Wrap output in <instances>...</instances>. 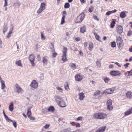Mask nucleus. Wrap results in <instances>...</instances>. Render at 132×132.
Instances as JSON below:
<instances>
[{
  "mask_svg": "<svg viewBox=\"0 0 132 132\" xmlns=\"http://www.w3.org/2000/svg\"><path fill=\"white\" fill-rule=\"evenodd\" d=\"M106 115L102 113H97L94 114L93 115V117L96 119H104L106 117Z\"/></svg>",
  "mask_w": 132,
  "mask_h": 132,
  "instance_id": "f257e3e1",
  "label": "nucleus"
},
{
  "mask_svg": "<svg viewBox=\"0 0 132 132\" xmlns=\"http://www.w3.org/2000/svg\"><path fill=\"white\" fill-rule=\"evenodd\" d=\"M55 100L57 103L60 105L61 107H64L65 106V104H64L63 105H61V102L64 103V101L59 96H56L55 97Z\"/></svg>",
  "mask_w": 132,
  "mask_h": 132,
  "instance_id": "f03ea898",
  "label": "nucleus"
},
{
  "mask_svg": "<svg viewBox=\"0 0 132 132\" xmlns=\"http://www.w3.org/2000/svg\"><path fill=\"white\" fill-rule=\"evenodd\" d=\"M14 90L15 92L17 93H18L21 94L23 93V92L22 89L17 84L15 85Z\"/></svg>",
  "mask_w": 132,
  "mask_h": 132,
  "instance_id": "7ed1b4c3",
  "label": "nucleus"
},
{
  "mask_svg": "<svg viewBox=\"0 0 132 132\" xmlns=\"http://www.w3.org/2000/svg\"><path fill=\"white\" fill-rule=\"evenodd\" d=\"M85 16V15L84 13H81L77 17L75 20V22L77 23L81 22L84 19Z\"/></svg>",
  "mask_w": 132,
  "mask_h": 132,
  "instance_id": "20e7f679",
  "label": "nucleus"
},
{
  "mask_svg": "<svg viewBox=\"0 0 132 132\" xmlns=\"http://www.w3.org/2000/svg\"><path fill=\"white\" fill-rule=\"evenodd\" d=\"M68 49L64 47L63 52L62 58V60L64 62H65L67 60V59L66 57Z\"/></svg>",
  "mask_w": 132,
  "mask_h": 132,
  "instance_id": "39448f33",
  "label": "nucleus"
},
{
  "mask_svg": "<svg viewBox=\"0 0 132 132\" xmlns=\"http://www.w3.org/2000/svg\"><path fill=\"white\" fill-rule=\"evenodd\" d=\"M117 43L119 47H122L123 46L122 40L120 37H118L117 38Z\"/></svg>",
  "mask_w": 132,
  "mask_h": 132,
  "instance_id": "423d86ee",
  "label": "nucleus"
},
{
  "mask_svg": "<svg viewBox=\"0 0 132 132\" xmlns=\"http://www.w3.org/2000/svg\"><path fill=\"white\" fill-rule=\"evenodd\" d=\"M30 86L32 88H36L38 86V84L35 80H33L31 82Z\"/></svg>",
  "mask_w": 132,
  "mask_h": 132,
  "instance_id": "0eeeda50",
  "label": "nucleus"
},
{
  "mask_svg": "<svg viewBox=\"0 0 132 132\" xmlns=\"http://www.w3.org/2000/svg\"><path fill=\"white\" fill-rule=\"evenodd\" d=\"M110 74L112 76H115L120 75L121 73L118 71L113 70L110 72Z\"/></svg>",
  "mask_w": 132,
  "mask_h": 132,
  "instance_id": "6e6552de",
  "label": "nucleus"
},
{
  "mask_svg": "<svg viewBox=\"0 0 132 132\" xmlns=\"http://www.w3.org/2000/svg\"><path fill=\"white\" fill-rule=\"evenodd\" d=\"M116 30L117 32L120 35H121L123 31L122 27L121 25H117Z\"/></svg>",
  "mask_w": 132,
  "mask_h": 132,
  "instance_id": "1a4fd4ad",
  "label": "nucleus"
},
{
  "mask_svg": "<svg viewBox=\"0 0 132 132\" xmlns=\"http://www.w3.org/2000/svg\"><path fill=\"white\" fill-rule=\"evenodd\" d=\"M34 56L33 55L31 54L30 55L29 60L31 64L32 65V66H34L35 65L34 63Z\"/></svg>",
  "mask_w": 132,
  "mask_h": 132,
  "instance_id": "9d476101",
  "label": "nucleus"
},
{
  "mask_svg": "<svg viewBox=\"0 0 132 132\" xmlns=\"http://www.w3.org/2000/svg\"><path fill=\"white\" fill-rule=\"evenodd\" d=\"M75 80L76 81H80L83 78L82 76L79 75H77L75 76Z\"/></svg>",
  "mask_w": 132,
  "mask_h": 132,
  "instance_id": "9b49d317",
  "label": "nucleus"
},
{
  "mask_svg": "<svg viewBox=\"0 0 132 132\" xmlns=\"http://www.w3.org/2000/svg\"><path fill=\"white\" fill-rule=\"evenodd\" d=\"M106 128V126L100 127L95 132H104Z\"/></svg>",
  "mask_w": 132,
  "mask_h": 132,
  "instance_id": "f8f14e48",
  "label": "nucleus"
},
{
  "mask_svg": "<svg viewBox=\"0 0 132 132\" xmlns=\"http://www.w3.org/2000/svg\"><path fill=\"white\" fill-rule=\"evenodd\" d=\"M114 90L111 88H109L106 89L104 92V93H106L108 94H111L114 92Z\"/></svg>",
  "mask_w": 132,
  "mask_h": 132,
  "instance_id": "ddd939ff",
  "label": "nucleus"
},
{
  "mask_svg": "<svg viewBox=\"0 0 132 132\" xmlns=\"http://www.w3.org/2000/svg\"><path fill=\"white\" fill-rule=\"evenodd\" d=\"M3 113L6 121L9 122H13V120L10 119L8 116L5 114L4 110H3Z\"/></svg>",
  "mask_w": 132,
  "mask_h": 132,
  "instance_id": "4468645a",
  "label": "nucleus"
},
{
  "mask_svg": "<svg viewBox=\"0 0 132 132\" xmlns=\"http://www.w3.org/2000/svg\"><path fill=\"white\" fill-rule=\"evenodd\" d=\"M21 5V3L19 2L14 3L13 4V6L14 7L19 8Z\"/></svg>",
  "mask_w": 132,
  "mask_h": 132,
  "instance_id": "2eb2a0df",
  "label": "nucleus"
},
{
  "mask_svg": "<svg viewBox=\"0 0 132 132\" xmlns=\"http://www.w3.org/2000/svg\"><path fill=\"white\" fill-rule=\"evenodd\" d=\"M126 96L128 98H132V92H128L126 93Z\"/></svg>",
  "mask_w": 132,
  "mask_h": 132,
  "instance_id": "dca6fc26",
  "label": "nucleus"
},
{
  "mask_svg": "<svg viewBox=\"0 0 132 132\" xmlns=\"http://www.w3.org/2000/svg\"><path fill=\"white\" fill-rule=\"evenodd\" d=\"M42 62L43 65L45 66H46L47 63V60L45 57H43L42 58Z\"/></svg>",
  "mask_w": 132,
  "mask_h": 132,
  "instance_id": "f3484780",
  "label": "nucleus"
},
{
  "mask_svg": "<svg viewBox=\"0 0 132 132\" xmlns=\"http://www.w3.org/2000/svg\"><path fill=\"white\" fill-rule=\"evenodd\" d=\"M13 102L10 103L9 107V110L11 111H12L13 109Z\"/></svg>",
  "mask_w": 132,
  "mask_h": 132,
  "instance_id": "a211bd4d",
  "label": "nucleus"
},
{
  "mask_svg": "<svg viewBox=\"0 0 132 132\" xmlns=\"http://www.w3.org/2000/svg\"><path fill=\"white\" fill-rule=\"evenodd\" d=\"M1 88L2 89H3L5 87L4 81L3 80H1Z\"/></svg>",
  "mask_w": 132,
  "mask_h": 132,
  "instance_id": "6ab92c4d",
  "label": "nucleus"
},
{
  "mask_svg": "<svg viewBox=\"0 0 132 132\" xmlns=\"http://www.w3.org/2000/svg\"><path fill=\"white\" fill-rule=\"evenodd\" d=\"M116 11L117 10H114L112 11H109L106 13V15H109L112 13L116 12Z\"/></svg>",
  "mask_w": 132,
  "mask_h": 132,
  "instance_id": "aec40b11",
  "label": "nucleus"
},
{
  "mask_svg": "<svg viewBox=\"0 0 132 132\" xmlns=\"http://www.w3.org/2000/svg\"><path fill=\"white\" fill-rule=\"evenodd\" d=\"M7 29L8 27L6 25H4L3 29V33L4 35H5V32L7 31Z\"/></svg>",
  "mask_w": 132,
  "mask_h": 132,
  "instance_id": "412c9836",
  "label": "nucleus"
},
{
  "mask_svg": "<svg viewBox=\"0 0 132 132\" xmlns=\"http://www.w3.org/2000/svg\"><path fill=\"white\" fill-rule=\"evenodd\" d=\"M70 66L71 68L73 70L75 69L76 68V65L75 64V63H71L70 64Z\"/></svg>",
  "mask_w": 132,
  "mask_h": 132,
  "instance_id": "4be33fe9",
  "label": "nucleus"
},
{
  "mask_svg": "<svg viewBox=\"0 0 132 132\" xmlns=\"http://www.w3.org/2000/svg\"><path fill=\"white\" fill-rule=\"evenodd\" d=\"M86 27L85 25L81 27L80 28V31L82 33H84L85 31Z\"/></svg>",
  "mask_w": 132,
  "mask_h": 132,
  "instance_id": "5701e85b",
  "label": "nucleus"
},
{
  "mask_svg": "<svg viewBox=\"0 0 132 132\" xmlns=\"http://www.w3.org/2000/svg\"><path fill=\"white\" fill-rule=\"evenodd\" d=\"M79 99L80 100H82L85 97L84 94L82 93H80L79 95Z\"/></svg>",
  "mask_w": 132,
  "mask_h": 132,
  "instance_id": "b1692460",
  "label": "nucleus"
},
{
  "mask_svg": "<svg viewBox=\"0 0 132 132\" xmlns=\"http://www.w3.org/2000/svg\"><path fill=\"white\" fill-rule=\"evenodd\" d=\"M126 13L123 12H121L120 14V16L121 18H123L126 16Z\"/></svg>",
  "mask_w": 132,
  "mask_h": 132,
  "instance_id": "393cba45",
  "label": "nucleus"
},
{
  "mask_svg": "<svg viewBox=\"0 0 132 132\" xmlns=\"http://www.w3.org/2000/svg\"><path fill=\"white\" fill-rule=\"evenodd\" d=\"M132 113V111L130 109L126 111L125 113V116H127L129 114H130Z\"/></svg>",
  "mask_w": 132,
  "mask_h": 132,
  "instance_id": "a878e982",
  "label": "nucleus"
},
{
  "mask_svg": "<svg viewBox=\"0 0 132 132\" xmlns=\"http://www.w3.org/2000/svg\"><path fill=\"white\" fill-rule=\"evenodd\" d=\"M15 64L18 65V66H22V64L21 60H20L19 61H16L15 62Z\"/></svg>",
  "mask_w": 132,
  "mask_h": 132,
  "instance_id": "bb28decb",
  "label": "nucleus"
},
{
  "mask_svg": "<svg viewBox=\"0 0 132 132\" xmlns=\"http://www.w3.org/2000/svg\"><path fill=\"white\" fill-rule=\"evenodd\" d=\"M65 16V15L64 14H63V16L62 17L61 24H63L64 22V19Z\"/></svg>",
  "mask_w": 132,
  "mask_h": 132,
  "instance_id": "cd10ccee",
  "label": "nucleus"
},
{
  "mask_svg": "<svg viewBox=\"0 0 132 132\" xmlns=\"http://www.w3.org/2000/svg\"><path fill=\"white\" fill-rule=\"evenodd\" d=\"M49 111L53 112L54 110V108L53 106H50L48 109Z\"/></svg>",
  "mask_w": 132,
  "mask_h": 132,
  "instance_id": "c85d7f7f",
  "label": "nucleus"
},
{
  "mask_svg": "<svg viewBox=\"0 0 132 132\" xmlns=\"http://www.w3.org/2000/svg\"><path fill=\"white\" fill-rule=\"evenodd\" d=\"M94 35L95 36L96 38V39L99 41H100V37L99 35H98L96 33H94Z\"/></svg>",
  "mask_w": 132,
  "mask_h": 132,
  "instance_id": "c756f323",
  "label": "nucleus"
},
{
  "mask_svg": "<svg viewBox=\"0 0 132 132\" xmlns=\"http://www.w3.org/2000/svg\"><path fill=\"white\" fill-rule=\"evenodd\" d=\"M45 4L44 3H42L41 4L40 8L44 10L45 9Z\"/></svg>",
  "mask_w": 132,
  "mask_h": 132,
  "instance_id": "7c9ffc66",
  "label": "nucleus"
},
{
  "mask_svg": "<svg viewBox=\"0 0 132 132\" xmlns=\"http://www.w3.org/2000/svg\"><path fill=\"white\" fill-rule=\"evenodd\" d=\"M111 46L112 47H116V44L115 42H113L111 43Z\"/></svg>",
  "mask_w": 132,
  "mask_h": 132,
  "instance_id": "2f4dec72",
  "label": "nucleus"
},
{
  "mask_svg": "<svg viewBox=\"0 0 132 132\" xmlns=\"http://www.w3.org/2000/svg\"><path fill=\"white\" fill-rule=\"evenodd\" d=\"M40 34H41V39H42V40H44L45 39L46 37H45V36H44L43 33L41 31L40 32Z\"/></svg>",
  "mask_w": 132,
  "mask_h": 132,
  "instance_id": "473e14b6",
  "label": "nucleus"
},
{
  "mask_svg": "<svg viewBox=\"0 0 132 132\" xmlns=\"http://www.w3.org/2000/svg\"><path fill=\"white\" fill-rule=\"evenodd\" d=\"M50 48L52 52H55V50L53 45H51L50 46Z\"/></svg>",
  "mask_w": 132,
  "mask_h": 132,
  "instance_id": "72a5a7b5",
  "label": "nucleus"
},
{
  "mask_svg": "<svg viewBox=\"0 0 132 132\" xmlns=\"http://www.w3.org/2000/svg\"><path fill=\"white\" fill-rule=\"evenodd\" d=\"M112 102L111 100H108L106 104L107 106L112 104Z\"/></svg>",
  "mask_w": 132,
  "mask_h": 132,
  "instance_id": "f704fd0d",
  "label": "nucleus"
},
{
  "mask_svg": "<svg viewBox=\"0 0 132 132\" xmlns=\"http://www.w3.org/2000/svg\"><path fill=\"white\" fill-rule=\"evenodd\" d=\"M70 7V4L69 3H66L64 5V8H69Z\"/></svg>",
  "mask_w": 132,
  "mask_h": 132,
  "instance_id": "c9c22d12",
  "label": "nucleus"
},
{
  "mask_svg": "<svg viewBox=\"0 0 132 132\" xmlns=\"http://www.w3.org/2000/svg\"><path fill=\"white\" fill-rule=\"evenodd\" d=\"M107 106L108 109L109 110H111L113 108V106L112 104L110 105H108Z\"/></svg>",
  "mask_w": 132,
  "mask_h": 132,
  "instance_id": "e433bc0d",
  "label": "nucleus"
},
{
  "mask_svg": "<svg viewBox=\"0 0 132 132\" xmlns=\"http://www.w3.org/2000/svg\"><path fill=\"white\" fill-rule=\"evenodd\" d=\"M43 10V9L39 8L38 10L37 11V13H38L39 14L41 13Z\"/></svg>",
  "mask_w": 132,
  "mask_h": 132,
  "instance_id": "4c0bfd02",
  "label": "nucleus"
},
{
  "mask_svg": "<svg viewBox=\"0 0 132 132\" xmlns=\"http://www.w3.org/2000/svg\"><path fill=\"white\" fill-rule=\"evenodd\" d=\"M110 79L108 78H105L104 79V81L106 83H108L110 80Z\"/></svg>",
  "mask_w": 132,
  "mask_h": 132,
  "instance_id": "58836bf2",
  "label": "nucleus"
},
{
  "mask_svg": "<svg viewBox=\"0 0 132 132\" xmlns=\"http://www.w3.org/2000/svg\"><path fill=\"white\" fill-rule=\"evenodd\" d=\"M94 7L92 6H91L89 7L88 9V11L90 12H92L93 10Z\"/></svg>",
  "mask_w": 132,
  "mask_h": 132,
  "instance_id": "ea45409f",
  "label": "nucleus"
},
{
  "mask_svg": "<svg viewBox=\"0 0 132 132\" xmlns=\"http://www.w3.org/2000/svg\"><path fill=\"white\" fill-rule=\"evenodd\" d=\"M96 65L98 67H100L101 66L100 63L99 61H98L96 62Z\"/></svg>",
  "mask_w": 132,
  "mask_h": 132,
  "instance_id": "a19ab883",
  "label": "nucleus"
},
{
  "mask_svg": "<svg viewBox=\"0 0 132 132\" xmlns=\"http://www.w3.org/2000/svg\"><path fill=\"white\" fill-rule=\"evenodd\" d=\"M64 87L66 90H67L69 88V85L68 83H67L65 85Z\"/></svg>",
  "mask_w": 132,
  "mask_h": 132,
  "instance_id": "79ce46f5",
  "label": "nucleus"
},
{
  "mask_svg": "<svg viewBox=\"0 0 132 132\" xmlns=\"http://www.w3.org/2000/svg\"><path fill=\"white\" fill-rule=\"evenodd\" d=\"M56 89L59 90H60V92H62V88H61V87H58V86H57V87H56Z\"/></svg>",
  "mask_w": 132,
  "mask_h": 132,
  "instance_id": "37998d69",
  "label": "nucleus"
},
{
  "mask_svg": "<svg viewBox=\"0 0 132 132\" xmlns=\"http://www.w3.org/2000/svg\"><path fill=\"white\" fill-rule=\"evenodd\" d=\"M93 47V44L92 43H90L89 44V47L90 48H92Z\"/></svg>",
  "mask_w": 132,
  "mask_h": 132,
  "instance_id": "c03bdc74",
  "label": "nucleus"
},
{
  "mask_svg": "<svg viewBox=\"0 0 132 132\" xmlns=\"http://www.w3.org/2000/svg\"><path fill=\"white\" fill-rule=\"evenodd\" d=\"M13 26H12L10 28L9 32H10L11 33H12V31L13 30Z\"/></svg>",
  "mask_w": 132,
  "mask_h": 132,
  "instance_id": "a18cd8bd",
  "label": "nucleus"
},
{
  "mask_svg": "<svg viewBox=\"0 0 132 132\" xmlns=\"http://www.w3.org/2000/svg\"><path fill=\"white\" fill-rule=\"evenodd\" d=\"M31 114V111H27V114L28 117H29Z\"/></svg>",
  "mask_w": 132,
  "mask_h": 132,
  "instance_id": "49530a36",
  "label": "nucleus"
},
{
  "mask_svg": "<svg viewBox=\"0 0 132 132\" xmlns=\"http://www.w3.org/2000/svg\"><path fill=\"white\" fill-rule=\"evenodd\" d=\"M11 34V33L9 32L7 35V36H6V38H9L10 37Z\"/></svg>",
  "mask_w": 132,
  "mask_h": 132,
  "instance_id": "de8ad7c7",
  "label": "nucleus"
},
{
  "mask_svg": "<svg viewBox=\"0 0 132 132\" xmlns=\"http://www.w3.org/2000/svg\"><path fill=\"white\" fill-rule=\"evenodd\" d=\"M132 31L131 30H130L127 33V35L128 36H130L132 34Z\"/></svg>",
  "mask_w": 132,
  "mask_h": 132,
  "instance_id": "09e8293b",
  "label": "nucleus"
},
{
  "mask_svg": "<svg viewBox=\"0 0 132 132\" xmlns=\"http://www.w3.org/2000/svg\"><path fill=\"white\" fill-rule=\"evenodd\" d=\"M12 122H13V125L14 127L15 128H16V121H13Z\"/></svg>",
  "mask_w": 132,
  "mask_h": 132,
  "instance_id": "8fccbe9b",
  "label": "nucleus"
},
{
  "mask_svg": "<svg viewBox=\"0 0 132 132\" xmlns=\"http://www.w3.org/2000/svg\"><path fill=\"white\" fill-rule=\"evenodd\" d=\"M128 75L129 76H131L132 75V69L128 72Z\"/></svg>",
  "mask_w": 132,
  "mask_h": 132,
  "instance_id": "3c124183",
  "label": "nucleus"
},
{
  "mask_svg": "<svg viewBox=\"0 0 132 132\" xmlns=\"http://www.w3.org/2000/svg\"><path fill=\"white\" fill-rule=\"evenodd\" d=\"M129 65V63H127L126 64H125L124 65V66L125 67V68H127L128 67V65Z\"/></svg>",
  "mask_w": 132,
  "mask_h": 132,
  "instance_id": "603ef678",
  "label": "nucleus"
},
{
  "mask_svg": "<svg viewBox=\"0 0 132 132\" xmlns=\"http://www.w3.org/2000/svg\"><path fill=\"white\" fill-rule=\"evenodd\" d=\"M93 17L94 19L95 20H96L97 21H98L99 20L97 18V16H96L95 15H93Z\"/></svg>",
  "mask_w": 132,
  "mask_h": 132,
  "instance_id": "864d4df0",
  "label": "nucleus"
},
{
  "mask_svg": "<svg viewBox=\"0 0 132 132\" xmlns=\"http://www.w3.org/2000/svg\"><path fill=\"white\" fill-rule=\"evenodd\" d=\"M115 24V21L113 19V21L111 22L110 25H114Z\"/></svg>",
  "mask_w": 132,
  "mask_h": 132,
  "instance_id": "5fc2aeb1",
  "label": "nucleus"
},
{
  "mask_svg": "<svg viewBox=\"0 0 132 132\" xmlns=\"http://www.w3.org/2000/svg\"><path fill=\"white\" fill-rule=\"evenodd\" d=\"M33 107V106L32 105L30 107H28V111H31L30 110L31 108H32Z\"/></svg>",
  "mask_w": 132,
  "mask_h": 132,
  "instance_id": "6e6d98bb",
  "label": "nucleus"
},
{
  "mask_svg": "<svg viewBox=\"0 0 132 132\" xmlns=\"http://www.w3.org/2000/svg\"><path fill=\"white\" fill-rule=\"evenodd\" d=\"M50 125L46 124L44 126V128L45 129H47L49 127Z\"/></svg>",
  "mask_w": 132,
  "mask_h": 132,
  "instance_id": "4d7b16f0",
  "label": "nucleus"
},
{
  "mask_svg": "<svg viewBox=\"0 0 132 132\" xmlns=\"http://www.w3.org/2000/svg\"><path fill=\"white\" fill-rule=\"evenodd\" d=\"M82 118L81 117H78L77 119V121H78L79 120H82Z\"/></svg>",
  "mask_w": 132,
  "mask_h": 132,
  "instance_id": "13d9d810",
  "label": "nucleus"
},
{
  "mask_svg": "<svg viewBox=\"0 0 132 132\" xmlns=\"http://www.w3.org/2000/svg\"><path fill=\"white\" fill-rule=\"evenodd\" d=\"M37 57L38 58V61H40V57L39 55H37Z\"/></svg>",
  "mask_w": 132,
  "mask_h": 132,
  "instance_id": "bf43d9fd",
  "label": "nucleus"
},
{
  "mask_svg": "<svg viewBox=\"0 0 132 132\" xmlns=\"http://www.w3.org/2000/svg\"><path fill=\"white\" fill-rule=\"evenodd\" d=\"M57 55V53H56L54 52L53 53L52 56L53 57H55Z\"/></svg>",
  "mask_w": 132,
  "mask_h": 132,
  "instance_id": "052dcab7",
  "label": "nucleus"
},
{
  "mask_svg": "<svg viewBox=\"0 0 132 132\" xmlns=\"http://www.w3.org/2000/svg\"><path fill=\"white\" fill-rule=\"evenodd\" d=\"M4 1H5V4H4V6L6 7L7 5V2L6 0H4Z\"/></svg>",
  "mask_w": 132,
  "mask_h": 132,
  "instance_id": "680f3d73",
  "label": "nucleus"
},
{
  "mask_svg": "<svg viewBox=\"0 0 132 132\" xmlns=\"http://www.w3.org/2000/svg\"><path fill=\"white\" fill-rule=\"evenodd\" d=\"M42 76H41L40 77V78L41 80H43L44 79V76H43V73L42 74Z\"/></svg>",
  "mask_w": 132,
  "mask_h": 132,
  "instance_id": "e2e57ef3",
  "label": "nucleus"
},
{
  "mask_svg": "<svg viewBox=\"0 0 132 132\" xmlns=\"http://www.w3.org/2000/svg\"><path fill=\"white\" fill-rule=\"evenodd\" d=\"M75 40L76 41H77V42H78V41H79L80 40V39L78 37V38H76Z\"/></svg>",
  "mask_w": 132,
  "mask_h": 132,
  "instance_id": "0e129e2a",
  "label": "nucleus"
},
{
  "mask_svg": "<svg viewBox=\"0 0 132 132\" xmlns=\"http://www.w3.org/2000/svg\"><path fill=\"white\" fill-rule=\"evenodd\" d=\"M115 63L118 66V67H121V65H120V64L119 63L117 62H116Z\"/></svg>",
  "mask_w": 132,
  "mask_h": 132,
  "instance_id": "69168bd1",
  "label": "nucleus"
},
{
  "mask_svg": "<svg viewBox=\"0 0 132 132\" xmlns=\"http://www.w3.org/2000/svg\"><path fill=\"white\" fill-rule=\"evenodd\" d=\"M113 67V65L112 64H111L109 66V68H112Z\"/></svg>",
  "mask_w": 132,
  "mask_h": 132,
  "instance_id": "338daca9",
  "label": "nucleus"
},
{
  "mask_svg": "<svg viewBox=\"0 0 132 132\" xmlns=\"http://www.w3.org/2000/svg\"><path fill=\"white\" fill-rule=\"evenodd\" d=\"M71 124L72 126H74L75 125V123L74 122H72L71 123Z\"/></svg>",
  "mask_w": 132,
  "mask_h": 132,
  "instance_id": "774afa93",
  "label": "nucleus"
}]
</instances>
